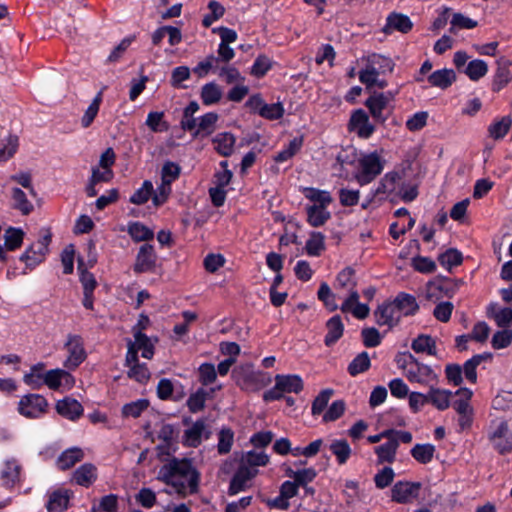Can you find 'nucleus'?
<instances>
[{"instance_id":"1","label":"nucleus","mask_w":512,"mask_h":512,"mask_svg":"<svg viewBox=\"0 0 512 512\" xmlns=\"http://www.w3.org/2000/svg\"><path fill=\"white\" fill-rule=\"evenodd\" d=\"M157 479L171 486L175 493L186 496L197 491L199 473L191 461L174 458L159 469Z\"/></svg>"},{"instance_id":"2","label":"nucleus","mask_w":512,"mask_h":512,"mask_svg":"<svg viewBox=\"0 0 512 512\" xmlns=\"http://www.w3.org/2000/svg\"><path fill=\"white\" fill-rule=\"evenodd\" d=\"M361 69L358 73L359 80L367 88H385L387 81L381 77L391 73L394 62L391 58L378 53H371L359 59Z\"/></svg>"},{"instance_id":"3","label":"nucleus","mask_w":512,"mask_h":512,"mask_svg":"<svg viewBox=\"0 0 512 512\" xmlns=\"http://www.w3.org/2000/svg\"><path fill=\"white\" fill-rule=\"evenodd\" d=\"M303 194L311 203L305 207L308 224L312 227L323 226L331 218L328 207L333 199L330 192L313 187H305Z\"/></svg>"},{"instance_id":"4","label":"nucleus","mask_w":512,"mask_h":512,"mask_svg":"<svg viewBox=\"0 0 512 512\" xmlns=\"http://www.w3.org/2000/svg\"><path fill=\"white\" fill-rule=\"evenodd\" d=\"M385 160L377 152L362 154L358 159L355 179L361 186L371 183L384 169Z\"/></svg>"},{"instance_id":"5","label":"nucleus","mask_w":512,"mask_h":512,"mask_svg":"<svg viewBox=\"0 0 512 512\" xmlns=\"http://www.w3.org/2000/svg\"><path fill=\"white\" fill-rule=\"evenodd\" d=\"M304 383L300 375L278 374L275 376V385L263 394L265 402L279 400L285 393L298 394L303 390Z\"/></svg>"},{"instance_id":"6","label":"nucleus","mask_w":512,"mask_h":512,"mask_svg":"<svg viewBox=\"0 0 512 512\" xmlns=\"http://www.w3.org/2000/svg\"><path fill=\"white\" fill-rule=\"evenodd\" d=\"M487 437L492 447L501 455L512 452V430L504 419L491 421Z\"/></svg>"},{"instance_id":"7","label":"nucleus","mask_w":512,"mask_h":512,"mask_svg":"<svg viewBox=\"0 0 512 512\" xmlns=\"http://www.w3.org/2000/svg\"><path fill=\"white\" fill-rule=\"evenodd\" d=\"M213 31L220 36V43L218 45L219 56L210 55L193 68V73L199 78L206 77L210 73L218 74L219 76L224 75V27L215 28Z\"/></svg>"},{"instance_id":"8","label":"nucleus","mask_w":512,"mask_h":512,"mask_svg":"<svg viewBox=\"0 0 512 512\" xmlns=\"http://www.w3.org/2000/svg\"><path fill=\"white\" fill-rule=\"evenodd\" d=\"M64 349L66 351V358L63 362V366L67 370H75L87 357L84 341L79 335L69 334L64 343Z\"/></svg>"},{"instance_id":"9","label":"nucleus","mask_w":512,"mask_h":512,"mask_svg":"<svg viewBox=\"0 0 512 512\" xmlns=\"http://www.w3.org/2000/svg\"><path fill=\"white\" fill-rule=\"evenodd\" d=\"M458 290V285L448 278H436L429 281L425 287V298L432 302H444L452 298Z\"/></svg>"},{"instance_id":"10","label":"nucleus","mask_w":512,"mask_h":512,"mask_svg":"<svg viewBox=\"0 0 512 512\" xmlns=\"http://www.w3.org/2000/svg\"><path fill=\"white\" fill-rule=\"evenodd\" d=\"M134 339L127 341V353L128 360L135 361L138 357V352H141V356L145 359H152L154 356L155 344L157 338L153 339L148 337L144 333L136 332Z\"/></svg>"},{"instance_id":"11","label":"nucleus","mask_w":512,"mask_h":512,"mask_svg":"<svg viewBox=\"0 0 512 512\" xmlns=\"http://www.w3.org/2000/svg\"><path fill=\"white\" fill-rule=\"evenodd\" d=\"M246 106L251 112L257 113L267 120H278L285 113L284 106L281 102L267 104L259 94L252 95L246 102Z\"/></svg>"},{"instance_id":"12","label":"nucleus","mask_w":512,"mask_h":512,"mask_svg":"<svg viewBox=\"0 0 512 512\" xmlns=\"http://www.w3.org/2000/svg\"><path fill=\"white\" fill-rule=\"evenodd\" d=\"M47 400L39 394H27L18 403L19 413L30 419L42 417L47 412Z\"/></svg>"},{"instance_id":"13","label":"nucleus","mask_w":512,"mask_h":512,"mask_svg":"<svg viewBox=\"0 0 512 512\" xmlns=\"http://www.w3.org/2000/svg\"><path fill=\"white\" fill-rule=\"evenodd\" d=\"M410 362L405 367V376L412 383L429 385L436 381L437 374L425 364L419 363L412 355H409Z\"/></svg>"},{"instance_id":"14","label":"nucleus","mask_w":512,"mask_h":512,"mask_svg":"<svg viewBox=\"0 0 512 512\" xmlns=\"http://www.w3.org/2000/svg\"><path fill=\"white\" fill-rule=\"evenodd\" d=\"M402 177L399 172L386 173L375 189H372V198L382 201L388 197L396 196L401 185Z\"/></svg>"},{"instance_id":"15","label":"nucleus","mask_w":512,"mask_h":512,"mask_svg":"<svg viewBox=\"0 0 512 512\" xmlns=\"http://www.w3.org/2000/svg\"><path fill=\"white\" fill-rule=\"evenodd\" d=\"M420 489L418 482L398 481L391 489V499L399 504H410L418 498Z\"/></svg>"},{"instance_id":"16","label":"nucleus","mask_w":512,"mask_h":512,"mask_svg":"<svg viewBox=\"0 0 512 512\" xmlns=\"http://www.w3.org/2000/svg\"><path fill=\"white\" fill-rule=\"evenodd\" d=\"M348 130L361 139H369L375 132V126L370 122L368 114L363 109L352 112Z\"/></svg>"},{"instance_id":"17","label":"nucleus","mask_w":512,"mask_h":512,"mask_svg":"<svg viewBox=\"0 0 512 512\" xmlns=\"http://www.w3.org/2000/svg\"><path fill=\"white\" fill-rule=\"evenodd\" d=\"M65 369H51L45 373V384L51 390L68 391L75 385V378Z\"/></svg>"},{"instance_id":"18","label":"nucleus","mask_w":512,"mask_h":512,"mask_svg":"<svg viewBox=\"0 0 512 512\" xmlns=\"http://www.w3.org/2000/svg\"><path fill=\"white\" fill-rule=\"evenodd\" d=\"M392 99L393 95L391 92L374 93L367 98L365 106L376 121L384 123L387 120V116L384 115V110L388 107Z\"/></svg>"},{"instance_id":"19","label":"nucleus","mask_w":512,"mask_h":512,"mask_svg":"<svg viewBox=\"0 0 512 512\" xmlns=\"http://www.w3.org/2000/svg\"><path fill=\"white\" fill-rule=\"evenodd\" d=\"M257 474L258 469L249 468L240 464L230 481L229 494L235 495L241 491L246 490L248 487H250L252 479Z\"/></svg>"},{"instance_id":"20","label":"nucleus","mask_w":512,"mask_h":512,"mask_svg":"<svg viewBox=\"0 0 512 512\" xmlns=\"http://www.w3.org/2000/svg\"><path fill=\"white\" fill-rule=\"evenodd\" d=\"M359 298L358 291L348 293L338 309L343 313L352 314L357 319H365L369 315L370 308L367 304L361 303Z\"/></svg>"},{"instance_id":"21","label":"nucleus","mask_w":512,"mask_h":512,"mask_svg":"<svg viewBox=\"0 0 512 512\" xmlns=\"http://www.w3.org/2000/svg\"><path fill=\"white\" fill-rule=\"evenodd\" d=\"M55 408L59 415L70 421H77L84 412L82 404L71 397H64L63 399L58 400Z\"/></svg>"},{"instance_id":"22","label":"nucleus","mask_w":512,"mask_h":512,"mask_svg":"<svg viewBox=\"0 0 512 512\" xmlns=\"http://www.w3.org/2000/svg\"><path fill=\"white\" fill-rule=\"evenodd\" d=\"M401 318V315L394 301L383 303L375 311V319L380 326H395Z\"/></svg>"},{"instance_id":"23","label":"nucleus","mask_w":512,"mask_h":512,"mask_svg":"<svg viewBox=\"0 0 512 512\" xmlns=\"http://www.w3.org/2000/svg\"><path fill=\"white\" fill-rule=\"evenodd\" d=\"M156 263V254L152 245L144 244L140 247L134 270L137 273L148 272L152 270Z\"/></svg>"},{"instance_id":"24","label":"nucleus","mask_w":512,"mask_h":512,"mask_svg":"<svg viewBox=\"0 0 512 512\" xmlns=\"http://www.w3.org/2000/svg\"><path fill=\"white\" fill-rule=\"evenodd\" d=\"M457 79L456 72L453 69L443 68L433 71L427 81L432 87L446 90L452 86Z\"/></svg>"},{"instance_id":"25","label":"nucleus","mask_w":512,"mask_h":512,"mask_svg":"<svg viewBox=\"0 0 512 512\" xmlns=\"http://www.w3.org/2000/svg\"><path fill=\"white\" fill-rule=\"evenodd\" d=\"M231 377L241 389L251 390L255 386L257 375L252 370L251 365L245 364V365L236 367L232 371Z\"/></svg>"},{"instance_id":"26","label":"nucleus","mask_w":512,"mask_h":512,"mask_svg":"<svg viewBox=\"0 0 512 512\" xmlns=\"http://www.w3.org/2000/svg\"><path fill=\"white\" fill-rule=\"evenodd\" d=\"M47 253L48 250L45 249L43 244H36L35 242L25 250L19 259L25 263L26 268L32 270L44 261Z\"/></svg>"},{"instance_id":"27","label":"nucleus","mask_w":512,"mask_h":512,"mask_svg":"<svg viewBox=\"0 0 512 512\" xmlns=\"http://www.w3.org/2000/svg\"><path fill=\"white\" fill-rule=\"evenodd\" d=\"M335 288L338 291V297L341 298L343 294L351 293L356 290V281L354 277V270L346 267L341 270L335 281Z\"/></svg>"},{"instance_id":"28","label":"nucleus","mask_w":512,"mask_h":512,"mask_svg":"<svg viewBox=\"0 0 512 512\" xmlns=\"http://www.w3.org/2000/svg\"><path fill=\"white\" fill-rule=\"evenodd\" d=\"M412 26L413 24L408 16L393 13L387 17L383 32L385 34H391L393 31L407 33L412 29Z\"/></svg>"},{"instance_id":"29","label":"nucleus","mask_w":512,"mask_h":512,"mask_svg":"<svg viewBox=\"0 0 512 512\" xmlns=\"http://www.w3.org/2000/svg\"><path fill=\"white\" fill-rule=\"evenodd\" d=\"M452 392L446 389L431 386L428 390L429 404L439 411H444L450 407Z\"/></svg>"},{"instance_id":"30","label":"nucleus","mask_w":512,"mask_h":512,"mask_svg":"<svg viewBox=\"0 0 512 512\" xmlns=\"http://www.w3.org/2000/svg\"><path fill=\"white\" fill-rule=\"evenodd\" d=\"M125 365L128 367L127 375L130 379L144 384L150 379V371L145 363H140L138 357L135 361L125 357Z\"/></svg>"},{"instance_id":"31","label":"nucleus","mask_w":512,"mask_h":512,"mask_svg":"<svg viewBox=\"0 0 512 512\" xmlns=\"http://www.w3.org/2000/svg\"><path fill=\"white\" fill-rule=\"evenodd\" d=\"M327 334L324 339L326 346L330 347L334 345L343 335L344 324L339 315L331 317L326 322Z\"/></svg>"},{"instance_id":"32","label":"nucleus","mask_w":512,"mask_h":512,"mask_svg":"<svg viewBox=\"0 0 512 512\" xmlns=\"http://www.w3.org/2000/svg\"><path fill=\"white\" fill-rule=\"evenodd\" d=\"M150 402L146 398H140L124 404L121 408V417L123 419H136L139 418L145 411L148 410Z\"/></svg>"},{"instance_id":"33","label":"nucleus","mask_w":512,"mask_h":512,"mask_svg":"<svg viewBox=\"0 0 512 512\" xmlns=\"http://www.w3.org/2000/svg\"><path fill=\"white\" fill-rule=\"evenodd\" d=\"M97 479V469L93 464L85 463L78 467L74 474L73 480L80 486L89 487Z\"/></svg>"},{"instance_id":"34","label":"nucleus","mask_w":512,"mask_h":512,"mask_svg":"<svg viewBox=\"0 0 512 512\" xmlns=\"http://www.w3.org/2000/svg\"><path fill=\"white\" fill-rule=\"evenodd\" d=\"M70 495L67 490H55L49 497L46 504L48 512H63L68 508Z\"/></svg>"},{"instance_id":"35","label":"nucleus","mask_w":512,"mask_h":512,"mask_svg":"<svg viewBox=\"0 0 512 512\" xmlns=\"http://www.w3.org/2000/svg\"><path fill=\"white\" fill-rule=\"evenodd\" d=\"M394 303L402 316L414 315L419 310L416 298L407 293H400L394 299Z\"/></svg>"},{"instance_id":"36","label":"nucleus","mask_w":512,"mask_h":512,"mask_svg":"<svg viewBox=\"0 0 512 512\" xmlns=\"http://www.w3.org/2000/svg\"><path fill=\"white\" fill-rule=\"evenodd\" d=\"M218 120V115L212 112L206 113L200 118L195 119V127L192 130H188L192 132L195 136L197 135H209L214 131L215 124Z\"/></svg>"},{"instance_id":"37","label":"nucleus","mask_w":512,"mask_h":512,"mask_svg":"<svg viewBox=\"0 0 512 512\" xmlns=\"http://www.w3.org/2000/svg\"><path fill=\"white\" fill-rule=\"evenodd\" d=\"M45 373V365L43 363L35 364L23 376V381L31 388L39 389L45 384Z\"/></svg>"},{"instance_id":"38","label":"nucleus","mask_w":512,"mask_h":512,"mask_svg":"<svg viewBox=\"0 0 512 512\" xmlns=\"http://www.w3.org/2000/svg\"><path fill=\"white\" fill-rule=\"evenodd\" d=\"M398 441L395 437L390 436L387 441L375 448L380 463H392L396 456Z\"/></svg>"},{"instance_id":"39","label":"nucleus","mask_w":512,"mask_h":512,"mask_svg":"<svg viewBox=\"0 0 512 512\" xmlns=\"http://www.w3.org/2000/svg\"><path fill=\"white\" fill-rule=\"evenodd\" d=\"M511 126L512 118L510 116L497 118L488 127L489 136L494 140H501L508 134Z\"/></svg>"},{"instance_id":"40","label":"nucleus","mask_w":512,"mask_h":512,"mask_svg":"<svg viewBox=\"0 0 512 512\" xmlns=\"http://www.w3.org/2000/svg\"><path fill=\"white\" fill-rule=\"evenodd\" d=\"M329 450L336 457L339 465H344L352 454V449L345 439H334L329 445Z\"/></svg>"},{"instance_id":"41","label":"nucleus","mask_w":512,"mask_h":512,"mask_svg":"<svg viewBox=\"0 0 512 512\" xmlns=\"http://www.w3.org/2000/svg\"><path fill=\"white\" fill-rule=\"evenodd\" d=\"M490 358H491V354L490 353H483V354L475 355L472 358H470L469 360H467L464 363L463 368H462V372H463L465 378L470 383H473V384L476 383V381H477V372H476L477 367L483 361H485L487 359H490Z\"/></svg>"},{"instance_id":"42","label":"nucleus","mask_w":512,"mask_h":512,"mask_svg":"<svg viewBox=\"0 0 512 512\" xmlns=\"http://www.w3.org/2000/svg\"><path fill=\"white\" fill-rule=\"evenodd\" d=\"M145 125L153 133H163L169 130V123L165 120L163 111H151L148 113Z\"/></svg>"},{"instance_id":"43","label":"nucleus","mask_w":512,"mask_h":512,"mask_svg":"<svg viewBox=\"0 0 512 512\" xmlns=\"http://www.w3.org/2000/svg\"><path fill=\"white\" fill-rule=\"evenodd\" d=\"M205 425L203 421H196L184 431L183 443L189 447H197L201 443Z\"/></svg>"},{"instance_id":"44","label":"nucleus","mask_w":512,"mask_h":512,"mask_svg":"<svg viewBox=\"0 0 512 512\" xmlns=\"http://www.w3.org/2000/svg\"><path fill=\"white\" fill-rule=\"evenodd\" d=\"M337 296L338 293L335 294L326 282H322L320 284L317 297L324 304L328 311L334 312L339 308V305L336 301Z\"/></svg>"},{"instance_id":"45","label":"nucleus","mask_w":512,"mask_h":512,"mask_svg":"<svg viewBox=\"0 0 512 512\" xmlns=\"http://www.w3.org/2000/svg\"><path fill=\"white\" fill-rule=\"evenodd\" d=\"M464 73L471 81H478L488 73V65L482 59H474L467 63Z\"/></svg>"},{"instance_id":"46","label":"nucleus","mask_w":512,"mask_h":512,"mask_svg":"<svg viewBox=\"0 0 512 512\" xmlns=\"http://www.w3.org/2000/svg\"><path fill=\"white\" fill-rule=\"evenodd\" d=\"M127 232L136 242L147 241L154 237L153 230L138 221L129 223Z\"/></svg>"},{"instance_id":"47","label":"nucleus","mask_w":512,"mask_h":512,"mask_svg":"<svg viewBox=\"0 0 512 512\" xmlns=\"http://www.w3.org/2000/svg\"><path fill=\"white\" fill-rule=\"evenodd\" d=\"M269 463V456L263 451H248L245 453L240 464L249 468H256L266 466Z\"/></svg>"},{"instance_id":"48","label":"nucleus","mask_w":512,"mask_h":512,"mask_svg":"<svg viewBox=\"0 0 512 512\" xmlns=\"http://www.w3.org/2000/svg\"><path fill=\"white\" fill-rule=\"evenodd\" d=\"M460 398L453 404L455 411L460 414H473V409L470 405V399L472 398L473 392L468 388H460L455 393Z\"/></svg>"},{"instance_id":"49","label":"nucleus","mask_w":512,"mask_h":512,"mask_svg":"<svg viewBox=\"0 0 512 512\" xmlns=\"http://www.w3.org/2000/svg\"><path fill=\"white\" fill-rule=\"evenodd\" d=\"M103 100V94L102 91H99L96 96L93 98L90 105L85 110L82 118H81V126L83 128H88L91 126L93 121L95 120L96 116L98 115L100 105Z\"/></svg>"},{"instance_id":"50","label":"nucleus","mask_w":512,"mask_h":512,"mask_svg":"<svg viewBox=\"0 0 512 512\" xmlns=\"http://www.w3.org/2000/svg\"><path fill=\"white\" fill-rule=\"evenodd\" d=\"M411 348L416 353H426L428 355L436 354V343L434 339L425 334L419 335L412 341Z\"/></svg>"},{"instance_id":"51","label":"nucleus","mask_w":512,"mask_h":512,"mask_svg":"<svg viewBox=\"0 0 512 512\" xmlns=\"http://www.w3.org/2000/svg\"><path fill=\"white\" fill-rule=\"evenodd\" d=\"M83 458V452L79 448H70L65 450L57 460L60 469L66 470L74 466Z\"/></svg>"},{"instance_id":"52","label":"nucleus","mask_w":512,"mask_h":512,"mask_svg":"<svg viewBox=\"0 0 512 512\" xmlns=\"http://www.w3.org/2000/svg\"><path fill=\"white\" fill-rule=\"evenodd\" d=\"M154 187L150 180H145L129 198V202L134 205H143L153 197Z\"/></svg>"},{"instance_id":"53","label":"nucleus","mask_w":512,"mask_h":512,"mask_svg":"<svg viewBox=\"0 0 512 512\" xmlns=\"http://www.w3.org/2000/svg\"><path fill=\"white\" fill-rule=\"evenodd\" d=\"M24 231L21 228L9 227L4 233V245L9 251H15L21 247L24 240Z\"/></svg>"},{"instance_id":"54","label":"nucleus","mask_w":512,"mask_h":512,"mask_svg":"<svg viewBox=\"0 0 512 512\" xmlns=\"http://www.w3.org/2000/svg\"><path fill=\"white\" fill-rule=\"evenodd\" d=\"M435 453V446L432 444H416L411 449L412 457L421 464L431 462Z\"/></svg>"},{"instance_id":"55","label":"nucleus","mask_w":512,"mask_h":512,"mask_svg":"<svg viewBox=\"0 0 512 512\" xmlns=\"http://www.w3.org/2000/svg\"><path fill=\"white\" fill-rule=\"evenodd\" d=\"M19 145L18 137L8 135L0 141V162L9 160L17 151Z\"/></svg>"},{"instance_id":"56","label":"nucleus","mask_w":512,"mask_h":512,"mask_svg":"<svg viewBox=\"0 0 512 512\" xmlns=\"http://www.w3.org/2000/svg\"><path fill=\"white\" fill-rule=\"evenodd\" d=\"M488 314L499 327L504 328L512 323V308L491 306L488 310Z\"/></svg>"},{"instance_id":"57","label":"nucleus","mask_w":512,"mask_h":512,"mask_svg":"<svg viewBox=\"0 0 512 512\" xmlns=\"http://www.w3.org/2000/svg\"><path fill=\"white\" fill-rule=\"evenodd\" d=\"M303 137L293 138L283 150L277 153L274 160L278 163L285 162L291 159L302 147Z\"/></svg>"},{"instance_id":"58","label":"nucleus","mask_w":512,"mask_h":512,"mask_svg":"<svg viewBox=\"0 0 512 512\" xmlns=\"http://www.w3.org/2000/svg\"><path fill=\"white\" fill-rule=\"evenodd\" d=\"M324 235L321 232H312L306 242L305 249L309 256H319L325 248Z\"/></svg>"},{"instance_id":"59","label":"nucleus","mask_w":512,"mask_h":512,"mask_svg":"<svg viewBox=\"0 0 512 512\" xmlns=\"http://www.w3.org/2000/svg\"><path fill=\"white\" fill-rule=\"evenodd\" d=\"M20 473V466L16 460H8L5 462L1 470V478L5 485L10 486L15 483Z\"/></svg>"},{"instance_id":"60","label":"nucleus","mask_w":512,"mask_h":512,"mask_svg":"<svg viewBox=\"0 0 512 512\" xmlns=\"http://www.w3.org/2000/svg\"><path fill=\"white\" fill-rule=\"evenodd\" d=\"M462 259V254L456 249H448L438 257L440 265L447 270H451L453 267L460 265Z\"/></svg>"},{"instance_id":"61","label":"nucleus","mask_w":512,"mask_h":512,"mask_svg":"<svg viewBox=\"0 0 512 512\" xmlns=\"http://www.w3.org/2000/svg\"><path fill=\"white\" fill-rule=\"evenodd\" d=\"M200 107L196 101H191L183 111V117L180 122L183 130H192L195 127L194 114L199 111Z\"/></svg>"},{"instance_id":"62","label":"nucleus","mask_w":512,"mask_h":512,"mask_svg":"<svg viewBox=\"0 0 512 512\" xmlns=\"http://www.w3.org/2000/svg\"><path fill=\"white\" fill-rule=\"evenodd\" d=\"M12 199L14 201V207L27 215L33 210V204L27 199L26 194L20 188H14L12 190Z\"/></svg>"},{"instance_id":"63","label":"nucleus","mask_w":512,"mask_h":512,"mask_svg":"<svg viewBox=\"0 0 512 512\" xmlns=\"http://www.w3.org/2000/svg\"><path fill=\"white\" fill-rule=\"evenodd\" d=\"M221 96V90L215 83H208L202 88L201 99L207 106L218 102L221 99Z\"/></svg>"},{"instance_id":"64","label":"nucleus","mask_w":512,"mask_h":512,"mask_svg":"<svg viewBox=\"0 0 512 512\" xmlns=\"http://www.w3.org/2000/svg\"><path fill=\"white\" fill-rule=\"evenodd\" d=\"M370 367V358L368 353L362 352L356 356L348 366V372L352 375L363 373Z\"/></svg>"}]
</instances>
